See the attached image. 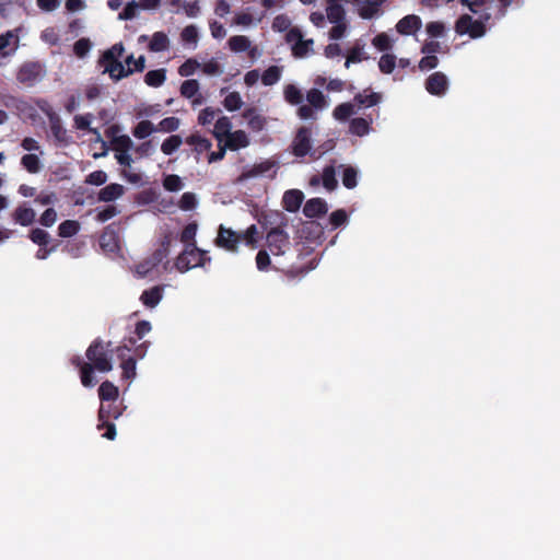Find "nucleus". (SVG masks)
I'll use <instances>...</instances> for the list:
<instances>
[{
  "label": "nucleus",
  "mask_w": 560,
  "mask_h": 560,
  "mask_svg": "<svg viewBox=\"0 0 560 560\" xmlns=\"http://www.w3.org/2000/svg\"><path fill=\"white\" fill-rule=\"evenodd\" d=\"M22 166L32 174H36L40 170V161L36 154L28 153L21 159Z\"/></svg>",
  "instance_id": "obj_37"
},
{
  "label": "nucleus",
  "mask_w": 560,
  "mask_h": 560,
  "mask_svg": "<svg viewBox=\"0 0 560 560\" xmlns=\"http://www.w3.org/2000/svg\"><path fill=\"white\" fill-rule=\"evenodd\" d=\"M322 180H323L324 187L327 190H334L337 187L338 182L336 179V173H335L334 166L329 165L324 168L323 174H322Z\"/></svg>",
  "instance_id": "obj_39"
},
{
  "label": "nucleus",
  "mask_w": 560,
  "mask_h": 560,
  "mask_svg": "<svg viewBox=\"0 0 560 560\" xmlns=\"http://www.w3.org/2000/svg\"><path fill=\"white\" fill-rule=\"evenodd\" d=\"M427 33L431 36V37H440L444 34V31H445V26L442 22H439V21H434V22H429L427 24Z\"/></svg>",
  "instance_id": "obj_61"
},
{
  "label": "nucleus",
  "mask_w": 560,
  "mask_h": 560,
  "mask_svg": "<svg viewBox=\"0 0 560 560\" xmlns=\"http://www.w3.org/2000/svg\"><path fill=\"white\" fill-rule=\"evenodd\" d=\"M151 329L152 326L150 322L144 319L139 320L135 328L137 338L130 337L125 339L122 345L118 346L116 350L110 351V357L107 358V372L113 369V363H118L121 369V381L126 382V388H128L130 382L136 376L137 360L144 358L150 345L149 341L137 345V341L149 334Z\"/></svg>",
  "instance_id": "obj_1"
},
{
  "label": "nucleus",
  "mask_w": 560,
  "mask_h": 560,
  "mask_svg": "<svg viewBox=\"0 0 560 560\" xmlns=\"http://www.w3.org/2000/svg\"><path fill=\"white\" fill-rule=\"evenodd\" d=\"M90 124H91V115L90 114L74 116V127L77 129L92 131V129L90 128Z\"/></svg>",
  "instance_id": "obj_63"
},
{
  "label": "nucleus",
  "mask_w": 560,
  "mask_h": 560,
  "mask_svg": "<svg viewBox=\"0 0 560 560\" xmlns=\"http://www.w3.org/2000/svg\"><path fill=\"white\" fill-rule=\"evenodd\" d=\"M122 52L124 46L121 43L115 44L112 48L107 49V74L115 81L131 74V71L125 70V65L118 60Z\"/></svg>",
  "instance_id": "obj_7"
},
{
  "label": "nucleus",
  "mask_w": 560,
  "mask_h": 560,
  "mask_svg": "<svg viewBox=\"0 0 560 560\" xmlns=\"http://www.w3.org/2000/svg\"><path fill=\"white\" fill-rule=\"evenodd\" d=\"M292 153L296 158H304L312 150V130L306 126H302L298 129L292 144Z\"/></svg>",
  "instance_id": "obj_9"
},
{
  "label": "nucleus",
  "mask_w": 560,
  "mask_h": 560,
  "mask_svg": "<svg viewBox=\"0 0 560 560\" xmlns=\"http://www.w3.org/2000/svg\"><path fill=\"white\" fill-rule=\"evenodd\" d=\"M327 211V202L322 198H311L303 207L304 215L310 219L323 217Z\"/></svg>",
  "instance_id": "obj_15"
},
{
  "label": "nucleus",
  "mask_w": 560,
  "mask_h": 560,
  "mask_svg": "<svg viewBox=\"0 0 560 560\" xmlns=\"http://www.w3.org/2000/svg\"><path fill=\"white\" fill-rule=\"evenodd\" d=\"M164 287L155 285L144 290L140 296L141 302L148 307H155L163 298Z\"/></svg>",
  "instance_id": "obj_20"
},
{
  "label": "nucleus",
  "mask_w": 560,
  "mask_h": 560,
  "mask_svg": "<svg viewBox=\"0 0 560 560\" xmlns=\"http://www.w3.org/2000/svg\"><path fill=\"white\" fill-rule=\"evenodd\" d=\"M271 259L266 249H260L256 255V266L259 271H267L270 268Z\"/></svg>",
  "instance_id": "obj_51"
},
{
  "label": "nucleus",
  "mask_w": 560,
  "mask_h": 560,
  "mask_svg": "<svg viewBox=\"0 0 560 560\" xmlns=\"http://www.w3.org/2000/svg\"><path fill=\"white\" fill-rule=\"evenodd\" d=\"M208 261L210 257L207 252L199 249L196 244H188L177 256L175 267L179 272H186L191 268L203 267Z\"/></svg>",
  "instance_id": "obj_6"
},
{
  "label": "nucleus",
  "mask_w": 560,
  "mask_h": 560,
  "mask_svg": "<svg viewBox=\"0 0 560 560\" xmlns=\"http://www.w3.org/2000/svg\"><path fill=\"white\" fill-rule=\"evenodd\" d=\"M249 144V139L245 131L243 130H236L233 132H230L225 140V147L226 149H230L231 151H237L242 148H246Z\"/></svg>",
  "instance_id": "obj_19"
},
{
  "label": "nucleus",
  "mask_w": 560,
  "mask_h": 560,
  "mask_svg": "<svg viewBox=\"0 0 560 560\" xmlns=\"http://www.w3.org/2000/svg\"><path fill=\"white\" fill-rule=\"evenodd\" d=\"M304 199V195L301 190L290 189L287 190L282 198L283 208L289 212H296Z\"/></svg>",
  "instance_id": "obj_18"
},
{
  "label": "nucleus",
  "mask_w": 560,
  "mask_h": 560,
  "mask_svg": "<svg viewBox=\"0 0 560 560\" xmlns=\"http://www.w3.org/2000/svg\"><path fill=\"white\" fill-rule=\"evenodd\" d=\"M281 78V68L278 66H270L261 74V82L266 86L276 84Z\"/></svg>",
  "instance_id": "obj_32"
},
{
  "label": "nucleus",
  "mask_w": 560,
  "mask_h": 560,
  "mask_svg": "<svg viewBox=\"0 0 560 560\" xmlns=\"http://www.w3.org/2000/svg\"><path fill=\"white\" fill-rule=\"evenodd\" d=\"M455 32L459 35L468 34L471 38H479L486 33L483 22L472 20L468 14H463L455 23Z\"/></svg>",
  "instance_id": "obj_8"
},
{
  "label": "nucleus",
  "mask_w": 560,
  "mask_h": 560,
  "mask_svg": "<svg viewBox=\"0 0 560 560\" xmlns=\"http://www.w3.org/2000/svg\"><path fill=\"white\" fill-rule=\"evenodd\" d=\"M439 65V59L435 55H427L421 58L419 61V68L421 70H431L436 68Z\"/></svg>",
  "instance_id": "obj_62"
},
{
  "label": "nucleus",
  "mask_w": 560,
  "mask_h": 560,
  "mask_svg": "<svg viewBox=\"0 0 560 560\" xmlns=\"http://www.w3.org/2000/svg\"><path fill=\"white\" fill-rule=\"evenodd\" d=\"M290 25L291 21L285 14H279L272 21V28L278 32L288 31Z\"/></svg>",
  "instance_id": "obj_59"
},
{
  "label": "nucleus",
  "mask_w": 560,
  "mask_h": 560,
  "mask_svg": "<svg viewBox=\"0 0 560 560\" xmlns=\"http://www.w3.org/2000/svg\"><path fill=\"white\" fill-rule=\"evenodd\" d=\"M185 142L189 145H194L195 147L194 150L198 154H201L205 151H209L212 147V143L209 139L203 138L198 133H192V135L188 136L186 138Z\"/></svg>",
  "instance_id": "obj_27"
},
{
  "label": "nucleus",
  "mask_w": 560,
  "mask_h": 560,
  "mask_svg": "<svg viewBox=\"0 0 560 560\" xmlns=\"http://www.w3.org/2000/svg\"><path fill=\"white\" fill-rule=\"evenodd\" d=\"M348 221V214L343 209H338L330 213L329 222L334 229L343 225Z\"/></svg>",
  "instance_id": "obj_54"
},
{
  "label": "nucleus",
  "mask_w": 560,
  "mask_h": 560,
  "mask_svg": "<svg viewBox=\"0 0 560 560\" xmlns=\"http://www.w3.org/2000/svg\"><path fill=\"white\" fill-rule=\"evenodd\" d=\"M197 206V198L194 192H184L178 201V207L184 211L194 210Z\"/></svg>",
  "instance_id": "obj_45"
},
{
  "label": "nucleus",
  "mask_w": 560,
  "mask_h": 560,
  "mask_svg": "<svg viewBox=\"0 0 560 560\" xmlns=\"http://www.w3.org/2000/svg\"><path fill=\"white\" fill-rule=\"evenodd\" d=\"M229 47L234 52H243L250 48V40L244 35H234L229 38Z\"/></svg>",
  "instance_id": "obj_31"
},
{
  "label": "nucleus",
  "mask_w": 560,
  "mask_h": 560,
  "mask_svg": "<svg viewBox=\"0 0 560 560\" xmlns=\"http://www.w3.org/2000/svg\"><path fill=\"white\" fill-rule=\"evenodd\" d=\"M43 74V67L39 62H25L18 71L16 79L20 83L34 85Z\"/></svg>",
  "instance_id": "obj_10"
},
{
  "label": "nucleus",
  "mask_w": 560,
  "mask_h": 560,
  "mask_svg": "<svg viewBox=\"0 0 560 560\" xmlns=\"http://www.w3.org/2000/svg\"><path fill=\"white\" fill-rule=\"evenodd\" d=\"M387 0H363L361 1V5L359 8V15L364 20H370L374 15H376L380 11V8Z\"/></svg>",
  "instance_id": "obj_23"
},
{
  "label": "nucleus",
  "mask_w": 560,
  "mask_h": 560,
  "mask_svg": "<svg viewBox=\"0 0 560 560\" xmlns=\"http://www.w3.org/2000/svg\"><path fill=\"white\" fill-rule=\"evenodd\" d=\"M107 144V152L114 151L115 159L118 164L122 166L120 175L130 184H139L142 180V176L139 172L131 168L133 159L130 151L133 149V142L127 135L114 136Z\"/></svg>",
  "instance_id": "obj_5"
},
{
  "label": "nucleus",
  "mask_w": 560,
  "mask_h": 560,
  "mask_svg": "<svg viewBox=\"0 0 560 560\" xmlns=\"http://www.w3.org/2000/svg\"><path fill=\"white\" fill-rule=\"evenodd\" d=\"M448 89L447 77L440 71H436L428 77L425 80V90L435 96H443Z\"/></svg>",
  "instance_id": "obj_11"
},
{
  "label": "nucleus",
  "mask_w": 560,
  "mask_h": 560,
  "mask_svg": "<svg viewBox=\"0 0 560 560\" xmlns=\"http://www.w3.org/2000/svg\"><path fill=\"white\" fill-rule=\"evenodd\" d=\"M373 45L381 51H387L392 49L393 43L389 36L386 33H380L377 34L373 40Z\"/></svg>",
  "instance_id": "obj_48"
},
{
  "label": "nucleus",
  "mask_w": 560,
  "mask_h": 560,
  "mask_svg": "<svg viewBox=\"0 0 560 560\" xmlns=\"http://www.w3.org/2000/svg\"><path fill=\"white\" fill-rule=\"evenodd\" d=\"M182 40L186 44H197L198 31L195 25L186 26L180 33Z\"/></svg>",
  "instance_id": "obj_53"
},
{
  "label": "nucleus",
  "mask_w": 560,
  "mask_h": 560,
  "mask_svg": "<svg viewBox=\"0 0 560 560\" xmlns=\"http://www.w3.org/2000/svg\"><path fill=\"white\" fill-rule=\"evenodd\" d=\"M183 139L179 135H172L166 138L161 144V151L165 155L173 154L182 145Z\"/></svg>",
  "instance_id": "obj_33"
},
{
  "label": "nucleus",
  "mask_w": 560,
  "mask_h": 560,
  "mask_svg": "<svg viewBox=\"0 0 560 560\" xmlns=\"http://www.w3.org/2000/svg\"><path fill=\"white\" fill-rule=\"evenodd\" d=\"M166 80V70L164 68L150 70L144 75V82L152 88L161 86Z\"/></svg>",
  "instance_id": "obj_28"
},
{
  "label": "nucleus",
  "mask_w": 560,
  "mask_h": 560,
  "mask_svg": "<svg viewBox=\"0 0 560 560\" xmlns=\"http://www.w3.org/2000/svg\"><path fill=\"white\" fill-rule=\"evenodd\" d=\"M327 19L330 23H339L345 20V9L338 0H328L326 8Z\"/></svg>",
  "instance_id": "obj_24"
},
{
  "label": "nucleus",
  "mask_w": 560,
  "mask_h": 560,
  "mask_svg": "<svg viewBox=\"0 0 560 560\" xmlns=\"http://www.w3.org/2000/svg\"><path fill=\"white\" fill-rule=\"evenodd\" d=\"M36 213L32 208L19 206L12 213L15 223L22 226H28L35 221Z\"/></svg>",
  "instance_id": "obj_21"
},
{
  "label": "nucleus",
  "mask_w": 560,
  "mask_h": 560,
  "mask_svg": "<svg viewBox=\"0 0 560 560\" xmlns=\"http://www.w3.org/2000/svg\"><path fill=\"white\" fill-rule=\"evenodd\" d=\"M218 112H219V109L215 110L211 107H206L205 109H202L199 113L198 122L202 126L211 124Z\"/></svg>",
  "instance_id": "obj_60"
},
{
  "label": "nucleus",
  "mask_w": 560,
  "mask_h": 560,
  "mask_svg": "<svg viewBox=\"0 0 560 560\" xmlns=\"http://www.w3.org/2000/svg\"><path fill=\"white\" fill-rule=\"evenodd\" d=\"M196 232H197V224L196 223H188L182 231V234H180V241L183 243H185L186 245L188 244H196L194 242L195 240V236H196Z\"/></svg>",
  "instance_id": "obj_49"
},
{
  "label": "nucleus",
  "mask_w": 560,
  "mask_h": 560,
  "mask_svg": "<svg viewBox=\"0 0 560 560\" xmlns=\"http://www.w3.org/2000/svg\"><path fill=\"white\" fill-rule=\"evenodd\" d=\"M97 394H98V398H100V401H101V406H100V409H98V424H97V429L102 430L103 428H105V408H104V402H105V382L100 384L98 389H97Z\"/></svg>",
  "instance_id": "obj_44"
},
{
  "label": "nucleus",
  "mask_w": 560,
  "mask_h": 560,
  "mask_svg": "<svg viewBox=\"0 0 560 560\" xmlns=\"http://www.w3.org/2000/svg\"><path fill=\"white\" fill-rule=\"evenodd\" d=\"M381 101L382 94L373 92L371 89H365L363 92L357 93L353 97V104H355L358 110L363 107L376 106Z\"/></svg>",
  "instance_id": "obj_14"
},
{
  "label": "nucleus",
  "mask_w": 560,
  "mask_h": 560,
  "mask_svg": "<svg viewBox=\"0 0 560 560\" xmlns=\"http://www.w3.org/2000/svg\"><path fill=\"white\" fill-rule=\"evenodd\" d=\"M357 113L358 109L355 108V104H353V102H346L335 107L332 116L336 120L346 121Z\"/></svg>",
  "instance_id": "obj_25"
},
{
  "label": "nucleus",
  "mask_w": 560,
  "mask_h": 560,
  "mask_svg": "<svg viewBox=\"0 0 560 560\" xmlns=\"http://www.w3.org/2000/svg\"><path fill=\"white\" fill-rule=\"evenodd\" d=\"M289 220L283 212L271 211L264 215L262 225L269 226L266 234V245L273 256L284 255L290 248V236L285 232Z\"/></svg>",
  "instance_id": "obj_3"
},
{
  "label": "nucleus",
  "mask_w": 560,
  "mask_h": 560,
  "mask_svg": "<svg viewBox=\"0 0 560 560\" xmlns=\"http://www.w3.org/2000/svg\"><path fill=\"white\" fill-rule=\"evenodd\" d=\"M215 242L219 247L230 252H235L237 245L242 242V235L231 229L220 226Z\"/></svg>",
  "instance_id": "obj_12"
},
{
  "label": "nucleus",
  "mask_w": 560,
  "mask_h": 560,
  "mask_svg": "<svg viewBox=\"0 0 560 560\" xmlns=\"http://www.w3.org/2000/svg\"><path fill=\"white\" fill-rule=\"evenodd\" d=\"M199 83L195 79L185 80L180 85V94L186 98H192L199 93Z\"/></svg>",
  "instance_id": "obj_38"
},
{
  "label": "nucleus",
  "mask_w": 560,
  "mask_h": 560,
  "mask_svg": "<svg viewBox=\"0 0 560 560\" xmlns=\"http://www.w3.org/2000/svg\"><path fill=\"white\" fill-rule=\"evenodd\" d=\"M313 44V39H302L299 43H295L292 47L293 56L298 58L305 57L312 49Z\"/></svg>",
  "instance_id": "obj_42"
},
{
  "label": "nucleus",
  "mask_w": 560,
  "mask_h": 560,
  "mask_svg": "<svg viewBox=\"0 0 560 560\" xmlns=\"http://www.w3.org/2000/svg\"><path fill=\"white\" fill-rule=\"evenodd\" d=\"M168 247H170V242L168 241H164L161 245L160 248H158L153 255H152V265L151 267H154L156 265H159L160 262H162V260L164 258L167 257L168 255Z\"/></svg>",
  "instance_id": "obj_56"
},
{
  "label": "nucleus",
  "mask_w": 560,
  "mask_h": 560,
  "mask_svg": "<svg viewBox=\"0 0 560 560\" xmlns=\"http://www.w3.org/2000/svg\"><path fill=\"white\" fill-rule=\"evenodd\" d=\"M153 132H156V128L150 120H141L132 129V135L137 139H145Z\"/></svg>",
  "instance_id": "obj_30"
},
{
  "label": "nucleus",
  "mask_w": 560,
  "mask_h": 560,
  "mask_svg": "<svg viewBox=\"0 0 560 560\" xmlns=\"http://www.w3.org/2000/svg\"><path fill=\"white\" fill-rule=\"evenodd\" d=\"M232 124L231 120L223 116L220 117L214 124L213 136L218 141H222L231 132Z\"/></svg>",
  "instance_id": "obj_29"
},
{
  "label": "nucleus",
  "mask_w": 560,
  "mask_h": 560,
  "mask_svg": "<svg viewBox=\"0 0 560 560\" xmlns=\"http://www.w3.org/2000/svg\"><path fill=\"white\" fill-rule=\"evenodd\" d=\"M180 120L177 117H166L162 119L156 126V131L173 132L179 128Z\"/></svg>",
  "instance_id": "obj_40"
},
{
  "label": "nucleus",
  "mask_w": 560,
  "mask_h": 560,
  "mask_svg": "<svg viewBox=\"0 0 560 560\" xmlns=\"http://www.w3.org/2000/svg\"><path fill=\"white\" fill-rule=\"evenodd\" d=\"M150 51L161 52L170 48V39L163 32H155L148 46Z\"/></svg>",
  "instance_id": "obj_26"
},
{
  "label": "nucleus",
  "mask_w": 560,
  "mask_h": 560,
  "mask_svg": "<svg viewBox=\"0 0 560 560\" xmlns=\"http://www.w3.org/2000/svg\"><path fill=\"white\" fill-rule=\"evenodd\" d=\"M56 220H57L56 210L54 208H48L42 213V215L39 218V223L43 226L50 228L55 224Z\"/></svg>",
  "instance_id": "obj_58"
},
{
  "label": "nucleus",
  "mask_w": 560,
  "mask_h": 560,
  "mask_svg": "<svg viewBox=\"0 0 560 560\" xmlns=\"http://www.w3.org/2000/svg\"><path fill=\"white\" fill-rule=\"evenodd\" d=\"M92 44L89 38H80L73 45V51L77 57L83 58L91 49Z\"/></svg>",
  "instance_id": "obj_50"
},
{
  "label": "nucleus",
  "mask_w": 560,
  "mask_h": 560,
  "mask_svg": "<svg viewBox=\"0 0 560 560\" xmlns=\"http://www.w3.org/2000/svg\"><path fill=\"white\" fill-rule=\"evenodd\" d=\"M224 107L234 112L242 107L243 101L238 92H231L229 93L223 101Z\"/></svg>",
  "instance_id": "obj_41"
},
{
  "label": "nucleus",
  "mask_w": 560,
  "mask_h": 560,
  "mask_svg": "<svg viewBox=\"0 0 560 560\" xmlns=\"http://www.w3.org/2000/svg\"><path fill=\"white\" fill-rule=\"evenodd\" d=\"M422 26L420 16L416 14H409L404 16L396 24V31L400 35H412L418 32Z\"/></svg>",
  "instance_id": "obj_13"
},
{
  "label": "nucleus",
  "mask_w": 560,
  "mask_h": 560,
  "mask_svg": "<svg viewBox=\"0 0 560 560\" xmlns=\"http://www.w3.org/2000/svg\"><path fill=\"white\" fill-rule=\"evenodd\" d=\"M163 186L168 191H178L183 187V182L178 175H167L163 180Z\"/></svg>",
  "instance_id": "obj_52"
},
{
  "label": "nucleus",
  "mask_w": 560,
  "mask_h": 560,
  "mask_svg": "<svg viewBox=\"0 0 560 560\" xmlns=\"http://www.w3.org/2000/svg\"><path fill=\"white\" fill-rule=\"evenodd\" d=\"M80 230V224L74 220H66L58 226V234L61 237H71L75 235Z\"/></svg>",
  "instance_id": "obj_35"
},
{
  "label": "nucleus",
  "mask_w": 560,
  "mask_h": 560,
  "mask_svg": "<svg viewBox=\"0 0 560 560\" xmlns=\"http://www.w3.org/2000/svg\"><path fill=\"white\" fill-rule=\"evenodd\" d=\"M139 8L140 4L138 2H128L118 16L120 20H131L137 15Z\"/></svg>",
  "instance_id": "obj_57"
},
{
  "label": "nucleus",
  "mask_w": 560,
  "mask_h": 560,
  "mask_svg": "<svg viewBox=\"0 0 560 560\" xmlns=\"http://www.w3.org/2000/svg\"><path fill=\"white\" fill-rule=\"evenodd\" d=\"M119 395V389L113 383L107 381V418L117 419L121 413L122 409L119 407H113L112 404L116 402Z\"/></svg>",
  "instance_id": "obj_22"
},
{
  "label": "nucleus",
  "mask_w": 560,
  "mask_h": 560,
  "mask_svg": "<svg viewBox=\"0 0 560 560\" xmlns=\"http://www.w3.org/2000/svg\"><path fill=\"white\" fill-rule=\"evenodd\" d=\"M283 97L288 104L299 106L296 115L302 120H316V113L324 110L329 105L328 97L315 88L306 92L305 98L307 104H303L304 94L295 84H287L283 88Z\"/></svg>",
  "instance_id": "obj_2"
},
{
  "label": "nucleus",
  "mask_w": 560,
  "mask_h": 560,
  "mask_svg": "<svg viewBox=\"0 0 560 560\" xmlns=\"http://www.w3.org/2000/svg\"><path fill=\"white\" fill-rule=\"evenodd\" d=\"M372 124L373 117L371 115L368 117H355L349 122V131L354 136L363 137L370 133Z\"/></svg>",
  "instance_id": "obj_17"
},
{
  "label": "nucleus",
  "mask_w": 560,
  "mask_h": 560,
  "mask_svg": "<svg viewBox=\"0 0 560 560\" xmlns=\"http://www.w3.org/2000/svg\"><path fill=\"white\" fill-rule=\"evenodd\" d=\"M125 192V187L120 184H109L106 188V199L107 202L116 200L117 198L121 197Z\"/></svg>",
  "instance_id": "obj_55"
},
{
  "label": "nucleus",
  "mask_w": 560,
  "mask_h": 560,
  "mask_svg": "<svg viewBox=\"0 0 560 560\" xmlns=\"http://www.w3.org/2000/svg\"><path fill=\"white\" fill-rule=\"evenodd\" d=\"M30 238L33 243L39 245V246H47L49 243V234L43 230V229H33L30 232Z\"/></svg>",
  "instance_id": "obj_47"
},
{
  "label": "nucleus",
  "mask_w": 560,
  "mask_h": 560,
  "mask_svg": "<svg viewBox=\"0 0 560 560\" xmlns=\"http://www.w3.org/2000/svg\"><path fill=\"white\" fill-rule=\"evenodd\" d=\"M240 234L242 235V242L244 241L249 248L256 249L258 247V229L255 224L249 225Z\"/></svg>",
  "instance_id": "obj_36"
},
{
  "label": "nucleus",
  "mask_w": 560,
  "mask_h": 560,
  "mask_svg": "<svg viewBox=\"0 0 560 560\" xmlns=\"http://www.w3.org/2000/svg\"><path fill=\"white\" fill-rule=\"evenodd\" d=\"M49 127L50 132L56 140V142L67 145L72 141L71 136L68 135L67 129L63 128L62 121L59 116L50 117Z\"/></svg>",
  "instance_id": "obj_16"
},
{
  "label": "nucleus",
  "mask_w": 560,
  "mask_h": 560,
  "mask_svg": "<svg viewBox=\"0 0 560 560\" xmlns=\"http://www.w3.org/2000/svg\"><path fill=\"white\" fill-rule=\"evenodd\" d=\"M342 171V184L348 189H353L358 185V170L353 166H343Z\"/></svg>",
  "instance_id": "obj_34"
},
{
  "label": "nucleus",
  "mask_w": 560,
  "mask_h": 560,
  "mask_svg": "<svg viewBox=\"0 0 560 560\" xmlns=\"http://www.w3.org/2000/svg\"><path fill=\"white\" fill-rule=\"evenodd\" d=\"M86 359L75 355L71 363L80 370L81 383L85 387H93L96 384L94 372H105V347L102 340L96 339L86 350Z\"/></svg>",
  "instance_id": "obj_4"
},
{
  "label": "nucleus",
  "mask_w": 560,
  "mask_h": 560,
  "mask_svg": "<svg viewBox=\"0 0 560 560\" xmlns=\"http://www.w3.org/2000/svg\"><path fill=\"white\" fill-rule=\"evenodd\" d=\"M202 72L208 75H214V74H221L222 69L217 60L211 59L208 62L203 63Z\"/></svg>",
  "instance_id": "obj_64"
},
{
  "label": "nucleus",
  "mask_w": 560,
  "mask_h": 560,
  "mask_svg": "<svg viewBox=\"0 0 560 560\" xmlns=\"http://www.w3.org/2000/svg\"><path fill=\"white\" fill-rule=\"evenodd\" d=\"M200 67V63L194 59L189 58L184 63H182L178 68V74L180 77H190L192 75L196 70Z\"/></svg>",
  "instance_id": "obj_46"
},
{
  "label": "nucleus",
  "mask_w": 560,
  "mask_h": 560,
  "mask_svg": "<svg viewBox=\"0 0 560 560\" xmlns=\"http://www.w3.org/2000/svg\"><path fill=\"white\" fill-rule=\"evenodd\" d=\"M396 66V57L394 55L385 54L380 58L378 68L381 72L389 74Z\"/></svg>",
  "instance_id": "obj_43"
}]
</instances>
